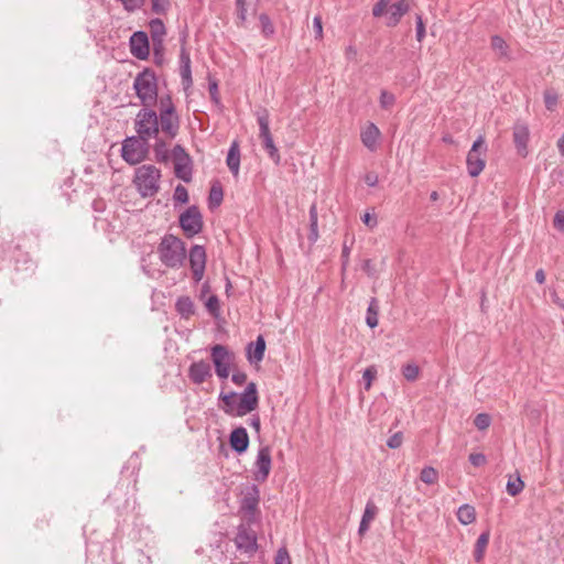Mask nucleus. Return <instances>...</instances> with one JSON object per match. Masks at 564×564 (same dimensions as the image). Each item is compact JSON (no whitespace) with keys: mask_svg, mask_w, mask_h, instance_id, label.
I'll list each match as a JSON object with an SVG mask.
<instances>
[{"mask_svg":"<svg viewBox=\"0 0 564 564\" xmlns=\"http://www.w3.org/2000/svg\"><path fill=\"white\" fill-rule=\"evenodd\" d=\"M487 147L482 135L473 143L466 159L467 171L471 177L478 176L486 166Z\"/></svg>","mask_w":564,"mask_h":564,"instance_id":"9","label":"nucleus"},{"mask_svg":"<svg viewBox=\"0 0 564 564\" xmlns=\"http://www.w3.org/2000/svg\"><path fill=\"white\" fill-rule=\"evenodd\" d=\"M205 306L207 308V311L214 316V317H218L219 316V311H220V305H219V300L216 295H210L206 303H205Z\"/></svg>","mask_w":564,"mask_h":564,"instance_id":"37","label":"nucleus"},{"mask_svg":"<svg viewBox=\"0 0 564 564\" xmlns=\"http://www.w3.org/2000/svg\"><path fill=\"white\" fill-rule=\"evenodd\" d=\"M158 117L159 132L162 131L167 138L174 139L178 133L181 119L170 94L160 96Z\"/></svg>","mask_w":564,"mask_h":564,"instance_id":"2","label":"nucleus"},{"mask_svg":"<svg viewBox=\"0 0 564 564\" xmlns=\"http://www.w3.org/2000/svg\"><path fill=\"white\" fill-rule=\"evenodd\" d=\"M231 448L242 454L248 449L249 446V436L247 430L245 427L235 429L229 437Z\"/></svg>","mask_w":564,"mask_h":564,"instance_id":"21","label":"nucleus"},{"mask_svg":"<svg viewBox=\"0 0 564 564\" xmlns=\"http://www.w3.org/2000/svg\"><path fill=\"white\" fill-rule=\"evenodd\" d=\"M160 170L152 164H144L135 170L133 183L142 197H153L160 189Z\"/></svg>","mask_w":564,"mask_h":564,"instance_id":"4","label":"nucleus"},{"mask_svg":"<svg viewBox=\"0 0 564 564\" xmlns=\"http://www.w3.org/2000/svg\"><path fill=\"white\" fill-rule=\"evenodd\" d=\"M361 219L362 223L371 229L375 228L378 224L377 218L369 213H366Z\"/></svg>","mask_w":564,"mask_h":564,"instance_id":"56","label":"nucleus"},{"mask_svg":"<svg viewBox=\"0 0 564 564\" xmlns=\"http://www.w3.org/2000/svg\"><path fill=\"white\" fill-rule=\"evenodd\" d=\"M377 513L378 507L373 501H368L358 529L360 535H364L369 530L370 523L375 520Z\"/></svg>","mask_w":564,"mask_h":564,"instance_id":"23","label":"nucleus"},{"mask_svg":"<svg viewBox=\"0 0 564 564\" xmlns=\"http://www.w3.org/2000/svg\"><path fill=\"white\" fill-rule=\"evenodd\" d=\"M365 182L368 186H376L378 184V175L375 174V173H368L366 176H365Z\"/></svg>","mask_w":564,"mask_h":564,"instance_id":"58","label":"nucleus"},{"mask_svg":"<svg viewBox=\"0 0 564 564\" xmlns=\"http://www.w3.org/2000/svg\"><path fill=\"white\" fill-rule=\"evenodd\" d=\"M491 47L500 57H509V45L501 36H491Z\"/></svg>","mask_w":564,"mask_h":564,"instance_id":"29","label":"nucleus"},{"mask_svg":"<svg viewBox=\"0 0 564 564\" xmlns=\"http://www.w3.org/2000/svg\"><path fill=\"white\" fill-rule=\"evenodd\" d=\"M356 54H357V51H356V48H355V47H352V46H348V47L346 48V56H347L348 58H352V57H355V56H356Z\"/></svg>","mask_w":564,"mask_h":564,"instance_id":"63","label":"nucleus"},{"mask_svg":"<svg viewBox=\"0 0 564 564\" xmlns=\"http://www.w3.org/2000/svg\"><path fill=\"white\" fill-rule=\"evenodd\" d=\"M469 462L475 467H480V466H484L486 464L487 458L481 453H473V454L469 455Z\"/></svg>","mask_w":564,"mask_h":564,"instance_id":"49","label":"nucleus"},{"mask_svg":"<svg viewBox=\"0 0 564 564\" xmlns=\"http://www.w3.org/2000/svg\"><path fill=\"white\" fill-rule=\"evenodd\" d=\"M257 122L259 124V137L262 140L263 148L268 152L270 159L275 163L280 164L281 156L278 148L274 144L271 131H270V117L267 109H262L257 112Z\"/></svg>","mask_w":564,"mask_h":564,"instance_id":"8","label":"nucleus"},{"mask_svg":"<svg viewBox=\"0 0 564 564\" xmlns=\"http://www.w3.org/2000/svg\"><path fill=\"white\" fill-rule=\"evenodd\" d=\"M349 253H350V248L344 243L343 246V252H341V258H343V265L346 267V264L348 263V260H349Z\"/></svg>","mask_w":564,"mask_h":564,"instance_id":"60","label":"nucleus"},{"mask_svg":"<svg viewBox=\"0 0 564 564\" xmlns=\"http://www.w3.org/2000/svg\"><path fill=\"white\" fill-rule=\"evenodd\" d=\"M259 21L261 24L262 33L265 37H270L271 35L274 34L275 30H274L273 23L271 22V19L269 18L268 14H265V13L260 14Z\"/></svg>","mask_w":564,"mask_h":564,"instance_id":"36","label":"nucleus"},{"mask_svg":"<svg viewBox=\"0 0 564 564\" xmlns=\"http://www.w3.org/2000/svg\"><path fill=\"white\" fill-rule=\"evenodd\" d=\"M230 375L234 384L240 387L247 383V375L238 370L236 367L231 370Z\"/></svg>","mask_w":564,"mask_h":564,"instance_id":"43","label":"nucleus"},{"mask_svg":"<svg viewBox=\"0 0 564 564\" xmlns=\"http://www.w3.org/2000/svg\"><path fill=\"white\" fill-rule=\"evenodd\" d=\"M133 90L142 107L159 105L158 78L152 69L144 68L137 74L133 80Z\"/></svg>","mask_w":564,"mask_h":564,"instance_id":"1","label":"nucleus"},{"mask_svg":"<svg viewBox=\"0 0 564 564\" xmlns=\"http://www.w3.org/2000/svg\"><path fill=\"white\" fill-rule=\"evenodd\" d=\"M235 544L239 551L252 556L258 549L256 533L246 527H239L235 538Z\"/></svg>","mask_w":564,"mask_h":564,"instance_id":"15","label":"nucleus"},{"mask_svg":"<svg viewBox=\"0 0 564 564\" xmlns=\"http://www.w3.org/2000/svg\"><path fill=\"white\" fill-rule=\"evenodd\" d=\"M381 135L379 128L370 122L367 127L361 131L360 138L362 144L371 152L376 151L378 148V141Z\"/></svg>","mask_w":564,"mask_h":564,"instance_id":"20","label":"nucleus"},{"mask_svg":"<svg viewBox=\"0 0 564 564\" xmlns=\"http://www.w3.org/2000/svg\"><path fill=\"white\" fill-rule=\"evenodd\" d=\"M535 280L539 284H543L545 282V273L542 269L535 272Z\"/></svg>","mask_w":564,"mask_h":564,"instance_id":"61","label":"nucleus"},{"mask_svg":"<svg viewBox=\"0 0 564 564\" xmlns=\"http://www.w3.org/2000/svg\"><path fill=\"white\" fill-rule=\"evenodd\" d=\"M457 519L464 524H470L476 520V511L475 508L470 505H463L457 510Z\"/></svg>","mask_w":564,"mask_h":564,"instance_id":"27","label":"nucleus"},{"mask_svg":"<svg viewBox=\"0 0 564 564\" xmlns=\"http://www.w3.org/2000/svg\"><path fill=\"white\" fill-rule=\"evenodd\" d=\"M130 52L139 59H145L149 56L150 48L147 33L139 31L131 35Z\"/></svg>","mask_w":564,"mask_h":564,"instance_id":"17","label":"nucleus"},{"mask_svg":"<svg viewBox=\"0 0 564 564\" xmlns=\"http://www.w3.org/2000/svg\"><path fill=\"white\" fill-rule=\"evenodd\" d=\"M272 467L271 449L269 446H262L259 448L257 458L254 462V480L263 482L268 479Z\"/></svg>","mask_w":564,"mask_h":564,"instance_id":"13","label":"nucleus"},{"mask_svg":"<svg viewBox=\"0 0 564 564\" xmlns=\"http://www.w3.org/2000/svg\"><path fill=\"white\" fill-rule=\"evenodd\" d=\"M489 536H490L489 531L482 532L478 536L476 544H475V550H474V557H475L476 562L482 561V558L485 556L486 547L489 543Z\"/></svg>","mask_w":564,"mask_h":564,"instance_id":"28","label":"nucleus"},{"mask_svg":"<svg viewBox=\"0 0 564 564\" xmlns=\"http://www.w3.org/2000/svg\"><path fill=\"white\" fill-rule=\"evenodd\" d=\"M402 375L409 382H413L420 375V368L416 364L409 362L402 367Z\"/></svg>","mask_w":564,"mask_h":564,"instance_id":"35","label":"nucleus"},{"mask_svg":"<svg viewBox=\"0 0 564 564\" xmlns=\"http://www.w3.org/2000/svg\"><path fill=\"white\" fill-rule=\"evenodd\" d=\"M259 505V489L252 486L241 501V509L248 513H254Z\"/></svg>","mask_w":564,"mask_h":564,"instance_id":"24","label":"nucleus"},{"mask_svg":"<svg viewBox=\"0 0 564 564\" xmlns=\"http://www.w3.org/2000/svg\"><path fill=\"white\" fill-rule=\"evenodd\" d=\"M152 11L156 14H165L171 7L170 0H151Z\"/></svg>","mask_w":564,"mask_h":564,"instance_id":"39","label":"nucleus"},{"mask_svg":"<svg viewBox=\"0 0 564 564\" xmlns=\"http://www.w3.org/2000/svg\"><path fill=\"white\" fill-rule=\"evenodd\" d=\"M390 1L391 0H379L376 6L373 7L372 9V14L375 17H381L383 15L384 13L388 14V10H389V4H390Z\"/></svg>","mask_w":564,"mask_h":564,"instance_id":"44","label":"nucleus"},{"mask_svg":"<svg viewBox=\"0 0 564 564\" xmlns=\"http://www.w3.org/2000/svg\"><path fill=\"white\" fill-rule=\"evenodd\" d=\"M188 377L194 384H202L212 377V366L206 360L193 362L188 369Z\"/></svg>","mask_w":564,"mask_h":564,"instance_id":"18","label":"nucleus"},{"mask_svg":"<svg viewBox=\"0 0 564 564\" xmlns=\"http://www.w3.org/2000/svg\"><path fill=\"white\" fill-rule=\"evenodd\" d=\"M180 226L187 237H194L203 228V217L196 206L188 207L180 216Z\"/></svg>","mask_w":564,"mask_h":564,"instance_id":"11","label":"nucleus"},{"mask_svg":"<svg viewBox=\"0 0 564 564\" xmlns=\"http://www.w3.org/2000/svg\"><path fill=\"white\" fill-rule=\"evenodd\" d=\"M212 361L219 379H227L236 367V356L226 346L217 344L210 349Z\"/></svg>","mask_w":564,"mask_h":564,"instance_id":"7","label":"nucleus"},{"mask_svg":"<svg viewBox=\"0 0 564 564\" xmlns=\"http://www.w3.org/2000/svg\"><path fill=\"white\" fill-rule=\"evenodd\" d=\"M175 308L177 313L184 318H189L195 312L194 303L188 296L178 297L175 303Z\"/></svg>","mask_w":564,"mask_h":564,"instance_id":"26","label":"nucleus"},{"mask_svg":"<svg viewBox=\"0 0 564 564\" xmlns=\"http://www.w3.org/2000/svg\"><path fill=\"white\" fill-rule=\"evenodd\" d=\"M376 373H377V372H376V370H375L372 367L367 368V369L365 370V372H364V375H362V379H364V381H365V383H366L367 388H369V387L371 386L372 380H373V378L376 377Z\"/></svg>","mask_w":564,"mask_h":564,"instance_id":"53","label":"nucleus"},{"mask_svg":"<svg viewBox=\"0 0 564 564\" xmlns=\"http://www.w3.org/2000/svg\"><path fill=\"white\" fill-rule=\"evenodd\" d=\"M512 138L513 143L517 149V153L521 158H525L529 153L528 151V143L530 140V129L529 126L521 120H518L514 122L512 127Z\"/></svg>","mask_w":564,"mask_h":564,"instance_id":"14","label":"nucleus"},{"mask_svg":"<svg viewBox=\"0 0 564 564\" xmlns=\"http://www.w3.org/2000/svg\"><path fill=\"white\" fill-rule=\"evenodd\" d=\"M557 149L561 154H564V134L557 141Z\"/></svg>","mask_w":564,"mask_h":564,"instance_id":"64","label":"nucleus"},{"mask_svg":"<svg viewBox=\"0 0 564 564\" xmlns=\"http://www.w3.org/2000/svg\"><path fill=\"white\" fill-rule=\"evenodd\" d=\"M180 59H181V66H191V57L185 47H182V50H181Z\"/></svg>","mask_w":564,"mask_h":564,"instance_id":"57","label":"nucleus"},{"mask_svg":"<svg viewBox=\"0 0 564 564\" xmlns=\"http://www.w3.org/2000/svg\"><path fill=\"white\" fill-rule=\"evenodd\" d=\"M524 488V482L522 481V479L520 478L519 475H517L516 477L513 476H509V479H508V482H507V492L514 497L517 495H519Z\"/></svg>","mask_w":564,"mask_h":564,"instance_id":"30","label":"nucleus"},{"mask_svg":"<svg viewBox=\"0 0 564 564\" xmlns=\"http://www.w3.org/2000/svg\"><path fill=\"white\" fill-rule=\"evenodd\" d=\"M174 200L185 204L188 202L187 189L183 185H177L174 191Z\"/></svg>","mask_w":564,"mask_h":564,"instance_id":"46","label":"nucleus"},{"mask_svg":"<svg viewBox=\"0 0 564 564\" xmlns=\"http://www.w3.org/2000/svg\"><path fill=\"white\" fill-rule=\"evenodd\" d=\"M182 83L185 88H188L193 84L191 66H181Z\"/></svg>","mask_w":564,"mask_h":564,"instance_id":"47","label":"nucleus"},{"mask_svg":"<svg viewBox=\"0 0 564 564\" xmlns=\"http://www.w3.org/2000/svg\"><path fill=\"white\" fill-rule=\"evenodd\" d=\"M378 322V304L377 300L372 299L367 310L366 323L370 328H375Z\"/></svg>","mask_w":564,"mask_h":564,"instance_id":"31","label":"nucleus"},{"mask_svg":"<svg viewBox=\"0 0 564 564\" xmlns=\"http://www.w3.org/2000/svg\"><path fill=\"white\" fill-rule=\"evenodd\" d=\"M318 223H310L308 240L311 243H315L318 240Z\"/></svg>","mask_w":564,"mask_h":564,"instance_id":"52","label":"nucleus"},{"mask_svg":"<svg viewBox=\"0 0 564 564\" xmlns=\"http://www.w3.org/2000/svg\"><path fill=\"white\" fill-rule=\"evenodd\" d=\"M134 130L142 141L155 139L159 135V117L153 107H142L134 118Z\"/></svg>","mask_w":564,"mask_h":564,"instance_id":"5","label":"nucleus"},{"mask_svg":"<svg viewBox=\"0 0 564 564\" xmlns=\"http://www.w3.org/2000/svg\"><path fill=\"white\" fill-rule=\"evenodd\" d=\"M224 198V193L220 186L213 185L208 196L209 207H218Z\"/></svg>","mask_w":564,"mask_h":564,"instance_id":"34","label":"nucleus"},{"mask_svg":"<svg viewBox=\"0 0 564 564\" xmlns=\"http://www.w3.org/2000/svg\"><path fill=\"white\" fill-rule=\"evenodd\" d=\"M274 564H292L286 547H280L274 557Z\"/></svg>","mask_w":564,"mask_h":564,"instance_id":"42","label":"nucleus"},{"mask_svg":"<svg viewBox=\"0 0 564 564\" xmlns=\"http://www.w3.org/2000/svg\"><path fill=\"white\" fill-rule=\"evenodd\" d=\"M209 93H210V96L216 99L217 97V94H218V86H217V83H210L209 84Z\"/></svg>","mask_w":564,"mask_h":564,"instance_id":"62","label":"nucleus"},{"mask_svg":"<svg viewBox=\"0 0 564 564\" xmlns=\"http://www.w3.org/2000/svg\"><path fill=\"white\" fill-rule=\"evenodd\" d=\"M403 443V434L402 432H397L393 435H391L387 441V446L392 449H397L401 447Z\"/></svg>","mask_w":564,"mask_h":564,"instance_id":"45","label":"nucleus"},{"mask_svg":"<svg viewBox=\"0 0 564 564\" xmlns=\"http://www.w3.org/2000/svg\"><path fill=\"white\" fill-rule=\"evenodd\" d=\"M124 7V9L129 12L135 11L137 9H140L144 0H120Z\"/></svg>","mask_w":564,"mask_h":564,"instance_id":"48","label":"nucleus"},{"mask_svg":"<svg viewBox=\"0 0 564 564\" xmlns=\"http://www.w3.org/2000/svg\"><path fill=\"white\" fill-rule=\"evenodd\" d=\"M412 0H400L389 7L387 14V25L395 26L401 18L409 12Z\"/></svg>","mask_w":564,"mask_h":564,"instance_id":"19","label":"nucleus"},{"mask_svg":"<svg viewBox=\"0 0 564 564\" xmlns=\"http://www.w3.org/2000/svg\"><path fill=\"white\" fill-rule=\"evenodd\" d=\"M175 175L184 182L192 178V160L183 147L175 145L172 150Z\"/></svg>","mask_w":564,"mask_h":564,"instance_id":"12","label":"nucleus"},{"mask_svg":"<svg viewBox=\"0 0 564 564\" xmlns=\"http://www.w3.org/2000/svg\"><path fill=\"white\" fill-rule=\"evenodd\" d=\"M189 264L193 272V279L199 282L205 272L206 252L204 247L195 245L189 250Z\"/></svg>","mask_w":564,"mask_h":564,"instance_id":"16","label":"nucleus"},{"mask_svg":"<svg viewBox=\"0 0 564 564\" xmlns=\"http://www.w3.org/2000/svg\"><path fill=\"white\" fill-rule=\"evenodd\" d=\"M420 479L426 485L436 484L438 480V471L434 467L426 466L421 470Z\"/></svg>","mask_w":564,"mask_h":564,"instance_id":"32","label":"nucleus"},{"mask_svg":"<svg viewBox=\"0 0 564 564\" xmlns=\"http://www.w3.org/2000/svg\"><path fill=\"white\" fill-rule=\"evenodd\" d=\"M265 350V340L260 335L254 343H251L247 347V357L250 362H259L263 359Z\"/></svg>","mask_w":564,"mask_h":564,"instance_id":"22","label":"nucleus"},{"mask_svg":"<svg viewBox=\"0 0 564 564\" xmlns=\"http://www.w3.org/2000/svg\"><path fill=\"white\" fill-rule=\"evenodd\" d=\"M226 162L234 176H237L239 174L240 166V151L237 142H232L230 145Z\"/></svg>","mask_w":564,"mask_h":564,"instance_id":"25","label":"nucleus"},{"mask_svg":"<svg viewBox=\"0 0 564 564\" xmlns=\"http://www.w3.org/2000/svg\"><path fill=\"white\" fill-rule=\"evenodd\" d=\"M150 31L154 41L161 42L165 35V26L162 20L154 19L150 22Z\"/></svg>","mask_w":564,"mask_h":564,"instance_id":"33","label":"nucleus"},{"mask_svg":"<svg viewBox=\"0 0 564 564\" xmlns=\"http://www.w3.org/2000/svg\"><path fill=\"white\" fill-rule=\"evenodd\" d=\"M313 28L315 31V39L322 40L323 39V23H322V17L316 15L313 19Z\"/></svg>","mask_w":564,"mask_h":564,"instance_id":"50","label":"nucleus"},{"mask_svg":"<svg viewBox=\"0 0 564 564\" xmlns=\"http://www.w3.org/2000/svg\"><path fill=\"white\" fill-rule=\"evenodd\" d=\"M161 262L172 269L183 265L186 259L185 243L173 235H165L158 246Z\"/></svg>","mask_w":564,"mask_h":564,"instance_id":"3","label":"nucleus"},{"mask_svg":"<svg viewBox=\"0 0 564 564\" xmlns=\"http://www.w3.org/2000/svg\"><path fill=\"white\" fill-rule=\"evenodd\" d=\"M425 36V26L421 15L416 17V39L421 42Z\"/></svg>","mask_w":564,"mask_h":564,"instance_id":"51","label":"nucleus"},{"mask_svg":"<svg viewBox=\"0 0 564 564\" xmlns=\"http://www.w3.org/2000/svg\"><path fill=\"white\" fill-rule=\"evenodd\" d=\"M237 9H238V17L243 22L247 18V9H246V2L245 0H236Z\"/></svg>","mask_w":564,"mask_h":564,"instance_id":"55","label":"nucleus"},{"mask_svg":"<svg viewBox=\"0 0 564 564\" xmlns=\"http://www.w3.org/2000/svg\"><path fill=\"white\" fill-rule=\"evenodd\" d=\"M380 106L383 109H390L395 104V96L387 90H382L380 94Z\"/></svg>","mask_w":564,"mask_h":564,"instance_id":"40","label":"nucleus"},{"mask_svg":"<svg viewBox=\"0 0 564 564\" xmlns=\"http://www.w3.org/2000/svg\"><path fill=\"white\" fill-rule=\"evenodd\" d=\"M553 224L560 231H564V212L560 210L555 214Z\"/></svg>","mask_w":564,"mask_h":564,"instance_id":"54","label":"nucleus"},{"mask_svg":"<svg viewBox=\"0 0 564 564\" xmlns=\"http://www.w3.org/2000/svg\"><path fill=\"white\" fill-rule=\"evenodd\" d=\"M558 96L556 93L552 90H546L544 93V102L547 110L553 111L557 105Z\"/></svg>","mask_w":564,"mask_h":564,"instance_id":"41","label":"nucleus"},{"mask_svg":"<svg viewBox=\"0 0 564 564\" xmlns=\"http://www.w3.org/2000/svg\"><path fill=\"white\" fill-rule=\"evenodd\" d=\"M490 423H491V417L487 413H479L476 415V417L474 420L475 426L480 431L488 429L490 426Z\"/></svg>","mask_w":564,"mask_h":564,"instance_id":"38","label":"nucleus"},{"mask_svg":"<svg viewBox=\"0 0 564 564\" xmlns=\"http://www.w3.org/2000/svg\"><path fill=\"white\" fill-rule=\"evenodd\" d=\"M310 223H318V214L316 204H312L310 207Z\"/></svg>","mask_w":564,"mask_h":564,"instance_id":"59","label":"nucleus"},{"mask_svg":"<svg viewBox=\"0 0 564 564\" xmlns=\"http://www.w3.org/2000/svg\"><path fill=\"white\" fill-rule=\"evenodd\" d=\"M148 142L142 141L138 135L129 137L122 142L121 156L130 165L143 161L148 153Z\"/></svg>","mask_w":564,"mask_h":564,"instance_id":"10","label":"nucleus"},{"mask_svg":"<svg viewBox=\"0 0 564 564\" xmlns=\"http://www.w3.org/2000/svg\"><path fill=\"white\" fill-rule=\"evenodd\" d=\"M256 392L258 390H245L241 394H237L235 391L228 394L220 393L225 412L232 416H243L250 413L252 411L251 393Z\"/></svg>","mask_w":564,"mask_h":564,"instance_id":"6","label":"nucleus"}]
</instances>
